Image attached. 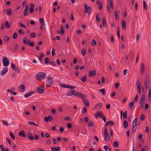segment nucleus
<instances>
[{"label": "nucleus", "mask_w": 151, "mask_h": 151, "mask_svg": "<svg viewBox=\"0 0 151 151\" xmlns=\"http://www.w3.org/2000/svg\"><path fill=\"white\" fill-rule=\"evenodd\" d=\"M46 74L43 72H39L36 76V78L37 79L40 80L41 79H43L45 78Z\"/></svg>", "instance_id": "nucleus-1"}, {"label": "nucleus", "mask_w": 151, "mask_h": 151, "mask_svg": "<svg viewBox=\"0 0 151 151\" xmlns=\"http://www.w3.org/2000/svg\"><path fill=\"white\" fill-rule=\"evenodd\" d=\"M71 93L72 94V95L78 96L82 97L83 99H86V96L80 92L75 91H71Z\"/></svg>", "instance_id": "nucleus-2"}, {"label": "nucleus", "mask_w": 151, "mask_h": 151, "mask_svg": "<svg viewBox=\"0 0 151 151\" xmlns=\"http://www.w3.org/2000/svg\"><path fill=\"white\" fill-rule=\"evenodd\" d=\"M145 101V96L144 93L142 94L140 101V105L141 108H142L144 106Z\"/></svg>", "instance_id": "nucleus-3"}, {"label": "nucleus", "mask_w": 151, "mask_h": 151, "mask_svg": "<svg viewBox=\"0 0 151 151\" xmlns=\"http://www.w3.org/2000/svg\"><path fill=\"white\" fill-rule=\"evenodd\" d=\"M149 77L147 74L145 75V89H147L149 86Z\"/></svg>", "instance_id": "nucleus-4"}, {"label": "nucleus", "mask_w": 151, "mask_h": 151, "mask_svg": "<svg viewBox=\"0 0 151 151\" xmlns=\"http://www.w3.org/2000/svg\"><path fill=\"white\" fill-rule=\"evenodd\" d=\"M103 106V104L99 102L96 104L93 107L95 110L100 109Z\"/></svg>", "instance_id": "nucleus-5"}, {"label": "nucleus", "mask_w": 151, "mask_h": 151, "mask_svg": "<svg viewBox=\"0 0 151 151\" xmlns=\"http://www.w3.org/2000/svg\"><path fill=\"white\" fill-rule=\"evenodd\" d=\"M2 62L4 66H8L9 64V62L6 57H4L2 58Z\"/></svg>", "instance_id": "nucleus-6"}, {"label": "nucleus", "mask_w": 151, "mask_h": 151, "mask_svg": "<svg viewBox=\"0 0 151 151\" xmlns=\"http://www.w3.org/2000/svg\"><path fill=\"white\" fill-rule=\"evenodd\" d=\"M84 8L85 10V13L86 14L88 13V14H89L91 11V8L89 6H87L86 4L84 5Z\"/></svg>", "instance_id": "nucleus-7"}, {"label": "nucleus", "mask_w": 151, "mask_h": 151, "mask_svg": "<svg viewBox=\"0 0 151 151\" xmlns=\"http://www.w3.org/2000/svg\"><path fill=\"white\" fill-rule=\"evenodd\" d=\"M36 92L40 94H42L44 92V87H38L36 89Z\"/></svg>", "instance_id": "nucleus-8"}, {"label": "nucleus", "mask_w": 151, "mask_h": 151, "mask_svg": "<svg viewBox=\"0 0 151 151\" xmlns=\"http://www.w3.org/2000/svg\"><path fill=\"white\" fill-rule=\"evenodd\" d=\"M96 115H94V116L96 119H97V116L101 118L102 117V116H104L103 113L100 111H99L98 112L96 113Z\"/></svg>", "instance_id": "nucleus-9"}, {"label": "nucleus", "mask_w": 151, "mask_h": 151, "mask_svg": "<svg viewBox=\"0 0 151 151\" xmlns=\"http://www.w3.org/2000/svg\"><path fill=\"white\" fill-rule=\"evenodd\" d=\"M52 119V117L50 116H49L48 117H45L44 119V121L46 122H48L49 120L51 121Z\"/></svg>", "instance_id": "nucleus-10"}, {"label": "nucleus", "mask_w": 151, "mask_h": 151, "mask_svg": "<svg viewBox=\"0 0 151 151\" xmlns=\"http://www.w3.org/2000/svg\"><path fill=\"white\" fill-rule=\"evenodd\" d=\"M96 4L98 5L99 10L101 11L102 9V3L100 2L99 1H97Z\"/></svg>", "instance_id": "nucleus-11"}, {"label": "nucleus", "mask_w": 151, "mask_h": 151, "mask_svg": "<svg viewBox=\"0 0 151 151\" xmlns=\"http://www.w3.org/2000/svg\"><path fill=\"white\" fill-rule=\"evenodd\" d=\"M96 71L94 70L92 72L91 70H90L89 72V76L90 77H91L95 76L96 74Z\"/></svg>", "instance_id": "nucleus-12"}, {"label": "nucleus", "mask_w": 151, "mask_h": 151, "mask_svg": "<svg viewBox=\"0 0 151 151\" xmlns=\"http://www.w3.org/2000/svg\"><path fill=\"white\" fill-rule=\"evenodd\" d=\"M8 71V69L7 67H5L3 69L1 73V76H3L5 75Z\"/></svg>", "instance_id": "nucleus-13"}, {"label": "nucleus", "mask_w": 151, "mask_h": 151, "mask_svg": "<svg viewBox=\"0 0 151 151\" xmlns=\"http://www.w3.org/2000/svg\"><path fill=\"white\" fill-rule=\"evenodd\" d=\"M141 84L140 80L138 79L137 82V89L141 88Z\"/></svg>", "instance_id": "nucleus-14"}, {"label": "nucleus", "mask_w": 151, "mask_h": 151, "mask_svg": "<svg viewBox=\"0 0 151 151\" xmlns=\"http://www.w3.org/2000/svg\"><path fill=\"white\" fill-rule=\"evenodd\" d=\"M47 84L50 85H52L53 84L51 78L49 77L47 78Z\"/></svg>", "instance_id": "nucleus-15"}, {"label": "nucleus", "mask_w": 151, "mask_h": 151, "mask_svg": "<svg viewBox=\"0 0 151 151\" xmlns=\"http://www.w3.org/2000/svg\"><path fill=\"white\" fill-rule=\"evenodd\" d=\"M34 93V92L33 91H30L28 92L27 93L25 94L24 95V97L25 98H27L31 96V95L33 94Z\"/></svg>", "instance_id": "nucleus-16"}, {"label": "nucleus", "mask_w": 151, "mask_h": 151, "mask_svg": "<svg viewBox=\"0 0 151 151\" xmlns=\"http://www.w3.org/2000/svg\"><path fill=\"white\" fill-rule=\"evenodd\" d=\"M34 4H30V7L29 9V12L30 13H32L34 10Z\"/></svg>", "instance_id": "nucleus-17"}, {"label": "nucleus", "mask_w": 151, "mask_h": 151, "mask_svg": "<svg viewBox=\"0 0 151 151\" xmlns=\"http://www.w3.org/2000/svg\"><path fill=\"white\" fill-rule=\"evenodd\" d=\"M51 151H60V148L59 147H51Z\"/></svg>", "instance_id": "nucleus-18"}, {"label": "nucleus", "mask_w": 151, "mask_h": 151, "mask_svg": "<svg viewBox=\"0 0 151 151\" xmlns=\"http://www.w3.org/2000/svg\"><path fill=\"white\" fill-rule=\"evenodd\" d=\"M19 88H20L21 89V92H24L25 90V87L24 85L22 84L20 85L19 86Z\"/></svg>", "instance_id": "nucleus-19"}, {"label": "nucleus", "mask_w": 151, "mask_h": 151, "mask_svg": "<svg viewBox=\"0 0 151 151\" xmlns=\"http://www.w3.org/2000/svg\"><path fill=\"white\" fill-rule=\"evenodd\" d=\"M19 136L22 137H25L26 134L24 131H22L19 133Z\"/></svg>", "instance_id": "nucleus-20"}, {"label": "nucleus", "mask_w": 151, "mask_h": 151, "mask_svg": "<svg viewBox=\"0 0 151 151\" xmlns=\"http://www.w3.org/2000/svg\"><path fill=\"white\" fill-rule=\"evenodd\" d=\"M114 122L113 121H110L107 122L105 124V126H107L109 124H111V126L114 125Z\"/></svg>", "instance_id": "nucleus-21"}, {"label": "nucleus", "mask_w": 151, "mask_h": 151, "mask_svg": "<svg viewBox=\"0 0 151 151\" xmlns=\"http://www.w3.org/2000/svg\"><path fill=\"white\" fill-rule=\"evenodd\" d=\"M83 99V101L84 104L86 106L88 107L89 106V102L87 100H85V99Z\"/></svg>", "instance_id": "nucleus-22"}, {"label": "nucleus", "mask_w": 151, "mask_h": 151, "mask_svg": "<svg viewBox=\"0 0 151 151\" xmlns=\"http://www.w3.org/2000/svg\"><path fill=\"white\" fill-rule=\"evenodd\" d=\"M137 128V126H136V125H132V133L133 134H134L135 133Z\"/></svg>", "instance_id": "nucleus-23"}, {"label": "nucleus", "mask_w": 151, "mask_h": 151, "mask_svg": "<svg viewBox=\"0 0 151 151\" xmlns=\"http://www.w3.org/2000/svg\"><path fill=\"white\" fill-rule=\"evenodd\" d=\"M6 14L9 16H10L12 14V11L10 8L8 9L6 12Z\"/></svg>", "instance_id": "nucleus-24"}, {"label": "nucleus", "mask_w": 151, "mask_h": 151, "mask_svg": "<svg viewBox=\"0 0 151 151\" xmlns=\"http://www.w3.org/2000/svg\"><path fill=\"white\" fill-rule=\"evenodd\" d=\"M140 71L142 73H144L145 71V65L143 63H142L141 64Z\"/></svg>", "instance_id": "nucleus-25"}, {"label": "nucleus", "mask_w": 151, "mask_h": 151, "mask_svg": "<svg viewBox=\"0 0 151 151\" xmlns=\"http://www.w3.org/2000/svg\"><path fill=\"white\" fill-rule=\"evenodd\" d=\"M122 27L123 29H125L126 28V23L124 20H123L122 22Z\"/></svg>", "instance_id": "nucleus-26"}, {"label": "nucleus", "mask_w": 151, "mask_h": 151, "mask_svg": "<svg viewBox=\"0 0 151 151\" xmlns=\"http://www.w3.org/2000/svg\"><path fill=\"white\" fill-rule=\"evenodd\" d=\"M138 118L137 117H136L135 118L133 121L132 125L137 126L138 124Z\"/></svg>", "instance_id": "nucleus-27"}, {"label": "nucleus", "mask_w": 151, "mask_h": 151, "mask_svg": "<svg viewBox=\"0 0 151 151\" xmlns=\"http://www.w3.org/2000/svg\"><path fill=\"white\" fill-rule=\"evenodd\" d=\"M27 137L31 140H33L34 139V137L29 133H28L27 134Z\"/></svg>", "instance_id": "nucleus-28"}, {"label": "nucleus", "mask_w": 151, "mask_h": 151, "mask_svg": "<svg viewBox=\"0 0 151 151\" xmlns=\"http://www.w3.org/2000/svg\"><path fill=\"white\" fill-rule=\"evenodd\" d=\"M109 4L111 9H113V5L112 0H109Z\"/></svg>", "instance_id": "nucleus-29"}, {"label": "nucleus", "mask_w": 151, "mask_h": 151, "mask_svg": "<svg viewBox=\"0 0 151 151\" xmlns=\"http://www.w3.org/2000/svg\"><path fill=\"white\" fill-rule=\"evenodd\" d=\"M102 24H103V27H106V23L105 18L104 17L103 18Z\"/></svg>", "instance_id": "nucleus-30"}, {"label": "nucleus", "mask_w": 151, "mask_h": 151, "mask_svg": "<svg viewBox=\"0 0 151 151\" xmlns=\"http://www.w3.org/2000/svg\"><path fill=\"white\" fill-rule=\"evenodd\" d=\"M13 38L14 40H16L17 38V33L16 32H15L14 33L13 36Z\"/></svg>", "instance_id": "nucleus-31"}, {"label": "nucleus", "mask_w": 151, "mask_h": 151, "mask_svg": "<svg viewBox=\"0 0 151 151\" xmlns=\"http://www.w3.org/2000/svg\"><path fill=\"white\" fill-rule=\"evenodd\" d=\"M18 32L21 36H22L24 34V32L21 29H20L18 30Z\"/></svg>", "instance_id": "nucleus-32"}, {"label": "nucleus", "mask_w": 151, "mask_h": 151, "mask_svg": "<svg viewBox=\"0 0 151 151\" xmlns=\"http://www.w3.org/2000/svg\"><path fill=\"white\" fill-rule=\"evenodd\" d=\"M123 124L125 128H126L128 126V123L127 122L126 120H124L123 122Z\"/></svg>", "instance_id": "nucleus-33"}, {"label": "nucleus", "mask_w": 151, "mask_h": 151, "mask_svg": "<svg viewBox=\"0 0 151 151\" xmlns=\"http://www.w3.org/2000/svg\"><path fill=\"white\" fill-rule=\"evenodd\" d=\"M113 145H114V146L115 148H117L119 146L118 143L117 142H116V141H115L114 142Z\"/></svg>", "instance_id": "nucleus-34"}, {"label": "nucleus", "mask_w": 151, "mask_h": 151, "mask_svg": "<svg viewBox=\"0 0 151 151\" xmlns=\"http://www.w3.org/2000/svg\"><path fill=\"white\" fill-rule=\"evenodd\" d=\"M50 59L48 58H46L45 59V62L46 64L50 63Z\"/></svg>", "instance_id": "nucleus-35"}, {"label": "nucleus", "mask_w": 151, "mask_h": 151, "mask_svg": "<svg viewBox=\"0 0 151 151\" xmlns=\"http://www.w3.org/2000/svg\"><path fill=\"white\" fill-rule=\"evenodd\" d=\"M109 139V135L108 134L107 135L105 136V141L106 142H108Z\"/></svg>", "instance_id": "nucleus-36"}, {"label": "nucleus", "mask_w": 151, "mask_h": 151, "mask_svg": "<svg viewBox=\"0 0 151 151\" xmlns=\"http://www.w3.org/2000/svg\"><path fill=\"white\" fill-rule=\"evenodd\" d=\"M99 91L100 93H102L104 95H105V91L104 88L101 89L99 90Z\"/></svg>", "instance_id": "nucleus-37"}, {"label": "nucleus", "mask_w": 151, "mask_h": 151, "mask_svg": "<svg viewBox=\"0 0 151 151\" xmlns=\"http://www.w3.org/2000/svg\"><path fill=\"white\" fill-rule=\"evenodd\" d=\"M5 26L6 28L8 29L9 28L10 26L9 24L8 21H7L5 22Z\"/></svg>", "instance_id": "nucleus-38"}, {"label": "nucleus", "mask_w": 151, "mask_h": 151, "mask_svg": "<svg viewBox=\"0 0 151 151\" xmlns=\"http://www.w3.org/2000/svg\"><path fill=\"white\" fill-rule=\"evenodd\" d=\"M143 4L144 9L145 10H147V4L145 1H143Z\"/></svg>", "instance_id": "nucleus-39"}, {"label": "nucleus", "mask_w": 151, "mask_h": 151, "mask_svg": "<svg viewBox=\"0 0 151 151\" xmlns=\"http://www.w3.org/2000/svg\"><path fill=\"white\" fill-rule=\"evenodd\" d=\"M28 124L29 125H34L35 126H36L37 127H39V125H37L34 123L31 122H28Z\"/></svg>", "instance_id": "nucleus-40"}, {"label": "nucleus", "mask_w": 151, "mask_h": 151, "mask_svg": "<svg viewBox=\"0 0 151 151\" xmlns=\"http://www.w3.org/2000/svg\"><path fill=\"white\" fill-rule=\"evenodd\" d=\"M134 102L132 101L130 102L129 104V108H132L133 107Z\"/></svg>", "instance_id": "nucleus-41"}, {"label": "nucleus", "mask_w": 151, "mask_h": 151, "mask_svg": "<svg viewBox=\"0 0 151 151\" xmlns=\"http://www.w3.org/2000/svg\"><path fill=\"white\" fill-rule=\"evenodd\" d=\"M127 115V112L126 111L124 112L123 114V117L124 119H125L126 118Z\"/></svg>", "instance_id": "nucleus-42"}, {"label": "nucleus", "mask_w": 151, "mask_h": 151, "mask_svg": "<svg viewBox=\"0 0 151 151\" xmlns=\"http://www.w3.org/2000/svg\"><path fill=\"white\" fill-rule=\"evenodd\" d=\"M86 75H85L81 79V81L83 82H85L86 81Z\"/></svg>", "instance_id": "nucleus-43"}, {"label": "nucleus", "mask_w": 151, "mask_h": 151, "mask_svg": "<svg viewBox=\"0 0 151 151\" xmlns=\"http://www.w3.org/2000/svg\"><path fill=\"white\" fill-rule=\"evenodd\" d=\"M96 43L94 39H92L91 42V45L92 46H95L96 45Z\"/></svg>", "instance_id": "nucleus-44"}, {"label": "nucleus", "mask_w": 151, "mask_h": 151, "mask_svg": "<svg viewBox=\"0 0 151 151\" xmlns=\"http://www.w3.org/2000/svg\"><path fill=\"white\" fill-rule=\"evenodd\" d=\"M9 37L8 36H5L4 37V41L6 42H7L9 41Z\"/></svg>", "instance_id": "nucleus-45"}, {"label": "nucleus", "mask_w": 151, "mask_h": 151, "mask_svg": "<svg viewBox=\"0 0 151 151\" xmlns=\"http://www.w3.org/2000/svg\"><path fill=\"white\" fill-rule=\"evenodd\" d=\"M114 16L115 17V19H117L119 18V16L118 13H117L116 11H115L114 13Z\"/></svg>", "instance_id": "nucleus-46"}, {"label": "nucleus", "mask_w": 151, "mask_h": 151, "mask_svg": "<svg viewBox=\"0 0 151 151\" xmlns=\"http://www.w3.org/2000/svg\"><path fill=\"white\" fill-rule=\"evenodd\" d=\"M108 134H109L107 132V129L106 128H105L104 129V134L105 136H106L108 135Z\"/></svg>", "instance_id": "nucleus-47"}, {"label": "nucleus", "mask_w": 151, "mask_h": 151, "mask_svg": "<svg viewBox=\"0 0 151 151\" xmlns=\"http://www.w3.org/2000/svg\"><path fill=\"white\" fill-rule=\"evenodd\" d=\"M35 36V34L34 32L31 33L30 35V37L32 38H34Z\"/></svg>", "instance_id": "nucleus-48"}, {"label": "nucleus", "mask_w": 151, "mask_h": 151, "mask_svg": "<svg viewBox=\"0 0 151 151\" xmlns=\"http://www.w3.org/2000/svg\"><path fill=\"white\" fill-rule=\"evenodd\" d=\"M95 16L97 21L98 22H99L100 21V19L98 15L97 14Z\"/></svg>", "instance_id": "nucleus-49"}, {"label": "nucleus", "mask_w": 151, "mask_h": 151, "mask_svg": "<svg viewBox=\"0 0 151 151\" xmlns=\"http://www.w3.org/2000/svg\"><path fill=\"white\" fill-rule=\"evenodd\" d=\"M88 125L89 127H91L93 125V123L92 121H89L88 123Z\"/></svg>", "instance_id": "nucleus-50"}, {"label": "nucleus", "mask_w": 151, "mask_h": 151, "mask_svg": "<svg viewBox=\"0 0 151 151\" xmlns=\"http://www.w3.org/2000/svg\"><path fill=\"white\" fill-rule=\"evenodd\" d=\"M60 32L62 35H63L64 33V31L63 28V27H61Z\"/></svg>", "instance_id": "nucleus-51"}, {"label": "nucleus", "mask_w": 151, "mask_h": 151, "mask_svg": "<svg viewBox=\"0 0 151 151\" xmlns=\"http://www.w3.org/2000/svg\"><path fill=\"white\" fill-rule=\"evenodd\" d=\"M13 70L16 72L17 73H19L20 71V69L19 68L17 67H16L15 68V69H14Z\"/></svg>", "instance_id": "nucleus-52"}, {"label": "nucleus", "mask_w": 151, "mask_h": 151, "mask_svg": "<svg viewBox=\"0 0 151 151\" xmlns=\"http://www.w3.org/2000/svg\"><path fill=\"white\" fill-rule=\"evenodd\" d=\"M149 96H151V88L149 87L148 91V95Z\"/></svg>", "instance_id": "nucleus-53"}, {"label": "nucleus", "mask_w": 151, "mask_h": 151, "mask_svg": "<svg viewBox=\"0 0 151 151\" xmlns=\"http://www.w3.org/2000/svg\"><path fill=\"white\" fill-rule=\"evenodd\" d=\"M60 85L61 87L64 88H68V86H66V84H60Z\"/></svg>", "instance_id": "nucleus-54"}, {"label": "nucleus", "mask_w": 151, "mask_h": 151, "mask_svg": "<svg viewBox=\"0 0 151 151\" xmlns=\"http://www.w3.org/2000/svg\"><path fill=\"white\" fill-rule=\"evenodd\" d=\"M11 68L13 70L15 69V68L16 67L15 65L13 63H11Z\"/></svg>", "instance_id": "nucleus-55"}, {"label": "nucleus", "mask_w": 151, "mask_h": 151, "mask_svg": "<svg viewBox=\"0 0 151 151\" xmlns=\"http://www.w3.org/2000/svg\"><path fill=\"white\" fill-rule=\"evenodd\" d=\"M11 68L13 70L15 69V68L16 67L15 65L13 63H11Z\"/></svg>", "instance_id": "nucleus-56"}, {"label": "nucleus", "mask_w": 151, "mask_h": 151, "mask_svg": "<svg viewBox=\"0 0 151 151\" xmlns=\"http://www.w3.org/2000/svg\"><path fill=\"white\" fill-rule=\"evenodd\" d=\"M19 25L21 27H23L24 28H26V26L23 25V24L21 22H20L19 23Z\"/></svg>", "instance_id": "nucleus-57"}, {"label": "nucleus", "mask_w": 151, "mask_h": 151, "mask_svg": "<svg viewBox=\"0 0 151 151\" xmlns=\"http://www.w3.org/2000/svg\"><path fill=\"white\" fill-rule=\"evenodd\" d=\"M39 21L40 23L42 24H43V25H44V20L42 18H40Z\"/></svg>", "instance_id": "nucleus-58"}, {"label": "nucleus", "mask_w": 151, "mask_h": 151, "mask_svg": "<svg viewBox=\"0 0 151 151\" xmlns=\"http://www.w3.org/2000/svg\"><path fill=\"white\" fill-rule=\"evenodd\" d=\"M87 112V109L86 107H84L83 110V112L84 114H86Z\"/></svg>", "instance_id": "nucleus-59"}, {"label": "nucleus", "mask_w": 151, "mask_h": 151, "mask_svg": "<svg viewBox=\"0 0 151 151\" xmlns=\"http://www.w3.org/2000/svg\"><path fill=\"white\" fill-rule=\"evenodd\" d=\"M9 134H10V136L12 138H13L14 139H15V136L13 135V133L12 132H9Z\"/></svg>", "instance_id": "nucleus-60"}, {"label": "nucleus", "mask_w": 151, "mask_h": 151, "mask_svg": "<svg viewBox=\"0 0 151 151\" xmlns=\"http://www.w3.org/2000/svg\"><path fill=\"white\" fill-rule=\"evenodd\" d=\"M138 94H137L134 99V101H133L134 102H137L138 100Z\"/></svg>", "instance_id": "nucleus-61"}, {"label": "nucleus", "mask_w": 151, "mask_h": 151, "mask_svg": "<svg viewBox=\"0 0 151 151\" xmlns=\"http://www.w3.org/2000/svg\"><path fill=\"white\" fill-rule=\"evenodd\" d=\"M71 93V91L70 90L67 93L66 95L68 96H71L72 95V94Z\"/></svg>", "instance_id": "nucleus-62"}, {"label": "nucleus", "mask_w": 151, "mask_h": 151, "mask_svg": "<svg viewBox=\"0 0 151 151\" xmlns=\"http://www.w3.org/2000/svg\"><path fill=\"white\" fill-rule=\"evenodd\" d=\"M28 11H27V10H24L23 13V14L24 16H26L27 15V13H28Z\"/></svg>", "instance_id": "nucleus-63"}, {"label": "nucleus", "mask_w": 151, "mask_h": 151, "mask_svg": "<svg viewBox=\"0 0 151 151\" xmlns=\"http://www.w3.org/2000/svg\"><path fill=\"white\" fill-rule=\"evenodd\" d=\"M111 42L112 43H114V36L112 35H111Z\"/></svg>", "instance_id": "nucleus-64"}]
</instances>
